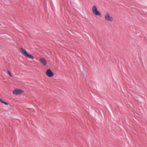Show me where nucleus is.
<instances>
[{
	"mask_svg": "<svg viewBox=\"0 0 147 147\" xmlns=\"http://www.w3.org/2000/svg\"><path fill=\"white\" fill-rule=\"evenodd\" d=\"M0 102H1L2 103L4 104L5 105H8L9 104L8 103L5 102L4 100H2L1 98H0Z\"/></svg>",
	"mask_w": 147,
	"mask_h": 147,
	"instance_id": "obj_7",
	"label": "nucleus"
},
{
	"mask_svg": "<svg viewBox=\"0 0 147 147\" xmlns=\"http://www.w3.org/2000/svg\"><path fill=\"white\" fill-rule=\"evenodd\" d=\"M20 51L22 54L26 57H28L32 59H34V57L31 55L28 54L25 49L23 48H21L20 49Z\"/></svg>",
	"mask_w": 147,
	"mask_h": 147,
	"instance_id": "obj_1",
	"label": "nucleus"
},
{
	"mask_svg": "<svg viewBox=\"0 0 147 147\" xmlns=\"http://www.w3.org/2000/svg\"><path fill=\"white\" fill-rule=\"evenodd\" d=\"M24 92V91L23 90L16 89L13 91V93L16 95H19Z\"/></svg>",
	"mask_w": 147,
	"mask_h": 147,
	"instance_id": "obj_4",
	"label": "nucleus"
},
{
	"mask_svg": "<svg viewBox=\"0 0 147 147\" xmlns=\"http://www.w3.org/2000/svg\"><path fill=\"white\" fill-rule=\"evenodd\" d=\"M93 13L94 15L96 16H101L100 12L98 10L97 7L95 5H94L92 8Z\"/></svg>",
	"mask_w": 147,
	"mask_h": 147,
	"instance_id": "obj_2",
	"label": "nucleus"
},
{
	"mask_svg": "<svg viewBox=\"0 0 147 147\" xmlns=\"http://www.w3.org/2000/svg\"><path fill=\"white\" fill-rule=\"evenodd\" d=\"M40 63L44 65L45 66L47 64V61L44 58H41L39 59Z\"/></svg>",
	"mask_w": 147,
	"mask_h": 147,
	"instance_id": "obj_6",
	"label": "nucleus"
},
{
	"mask_svg": "<svg viewBox=\"0 0 147 147\" xmlns=\"http://www.w3.org/2000/svg\"><path fill=\"white\" fill-rule=\"evenodd\" d=\"M105 18L106 21L109 22H112L113 21V19L112 16H111L109 14L106 13L105 16Z\"/></svg>",
	"mask_w": 147,
	"mask_h": 147,
	"instance_id": "obj_3",
	"label": "nucleus"
},
{
	"mask_svg": "<svg viewBox=\"0 0 147 147\" xmlns=\"http://www.w3.org/2000/svg\"><path fill=\"white\" fill-rule=\"evenodd\" d=\"M7 72L8 74H9V75L11 77H12V75L11 73V72H10V71H9V70H8L7 71Z\"/></svg>",
	"mask_w": 147,
	"mask_h": 147,
	"instance_id": "obj_8",
	"label": "nucleus"
},
{
	"mask_svg": "<svg viewBox=\"0 0 147 147\" xmlns=\"http://www.w3.org/2000/svg\"><path fill=\"white\" fill-rule=\"evenodd\" d=\"M46 74L47 76L49 77H51L53 76V73L52 71L51 70L49 69L47 70L46 72Z\"/></svg>",
	"mask_w": 147,
	"mask_h": 147,
	"instance_id": "obj_5",
	"label": "nucleus"
}]
</instances>
